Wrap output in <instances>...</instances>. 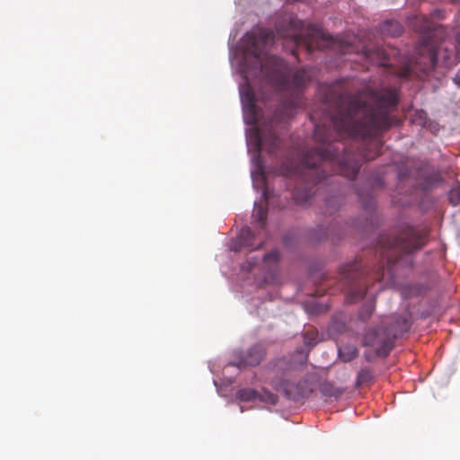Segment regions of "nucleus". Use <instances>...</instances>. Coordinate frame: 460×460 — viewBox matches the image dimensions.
I'll return each instance as SVG.
<instances>
[{"label": "nucleus", "mask_w": 460, "mask_h": 460, "mask_svg": "<svg viewBox=\"0 0 460 460\" xmlns=\"http://www.w3.org/2000/svg\"><path fill=\"white\" fill-rule=\"evenodd\" d=\"M323 102L332 111H328L326 115L328 125H315L314 136L319 146L305 153L300 166L292 172L296 174L299 171L303 179H310L293 192V199L299 205L307 204L315 192L314 184L327 179L325 172L317 166L330 164L348 179L356 178L359 165L349 156L341 139L374 138L399 122L393 114L399 102L394 88L367 87L353 94L347 90L327 87Z\"/></svg>", "instance_id": "obj_1"}, {"label": "nucleus", "mask_w": 460, "mask_h": 460, "mask_svg": "<svg viewBox=\"0 0 460 460\" xmlns=\"http://www.w3.org/2000/svg\"><path fill=\"white\" fill-rule=\"evenodd\" d=\"M277 38L288 39L296 47L305 48L308 53L314 49L333 48L336 40L322 28L314 24L305 25L296 16H289L287 21L277 24L276 32L260 28L244 35L243 47L246 55L254 58V70L262 74L276 90L289 94L285 114L279 116L280 119H285L300 105L302 89L310 81V76L305 68L293 72L282 58L269 55Z\"/></svg>", "instance_id": "obj_2"}, {"label": "nucleus", "mask_w": 460, "mask_h": 460, "mask_svg": "<svg viewBox=\"0 0 460 460\" xmlns=\"http://www.w3.org/2000/svg\"><path fill=\"white\" fill-rule=\"evenodd\" d=\"M425 240V232L411 226H402L396 233L380 235L378 249L382 261H385V266H378L370 273L363 268L361 261L356 260L341 270L342 289L347 293L349 302L354 303L365 296L370 279L382 281L385 275L388 279H393V267L399 262L402 256L421 249Z\"/></svg>", "instance_id": "obj_3"}, {"label": "nucleus", "mask_w": 460, "mask_h": 460, "mask_svg": "<svg viewBox=\"0 0 460 460\" xmlns=\"http://www.w3.org/2000/svg\"><path fill=\"white\" fill-rule=\"evenodd\" d=\"M250 145H252L257 153V173L263 174V164L261 161V151L264 148L269 153H274L282 146V140L277 136L276 132L270 128L263 130L259 128H253L247 138Z\"/></svg>", "instance_id": "obj_4"}, {"label": "nucleus", "mask_w": 460, "mask_h": 460, "mask_svg": "<svg viewBox=\"0 0 460 460\" xmlns=\"http://www.w3.org/2000/svg\"><path fill=\"white\" fill-rule=\"evenodd\" d=\"M363 344L375 348L378 357H387L394 346L392 333L386 328L377 327L368 329L363 337Z\"/></svg>", "instance_id": "obj_5"}, {"label": "nucleus", "mask_w": 460, "mask_h": 460, "mask_svg": "<svg viewBox=\"0 0 460 460\" xmlns=\"http://www.w3.org/2000/svg\"><path fill=\"white\" fill-rule=\"evenodd\" d=\"M446 42H443L440 46L435 47L428 42L422 43L418 49L420 55H424L427 52V59L430 67H435L440 58L447 66H451L455 59L456 52V45L452 44L451 48L445 47Z\"/></svg>", "instance_id": "obj_6"}, {"label": "nucleus", "mask_w": 460, "mask_h": 460, "mask_svg": "<svg viewBox=\"0 0 460 460\" xmlns=\"http://www.w3.org/2000/svg\"><path fill=\"white\" fill-rule=\"evenodd\" d=\"M240 96L245 123L255 125L259 120V111L256 106L254 91L248 83L241 87Z\"/></svg>", "instance_id": "obj_7"}, {"label": "nucleus", "mask_w": 460, "mask_h": 460, "mask_svg": "<svg viewBox=\"0 0 460 460\" xmlns=\"http://www.w3.org/2000/svg\"><path fill=\"white\" fill-rule=\"evenodd\" d=\"M266 354L265 348L261 344H254L242 351L237 355L236 361L233 365L238 368H244L247 367H255L259 365L264 358Z\"/></svg>", "instance_id": "obj_8"}, {"label": "nucleus", "mask_w": 460, "mask_h": 460, "mask_svg": "<svg viewBox=\"0 0 460 460\" xmlns=\"http://www.w3.org/2000/svg\"><path fill=\"white\" fill-rule=\"evenodd\" d=\"M363 54L367 60L371 63L376 64L381 66H390L389 56L386 51L380 47L366 48Z\"/></svg>", "instance_id": "obj_9"}, {"label": "nucleus", "mask_w": 460, "mask_h": 460, "mask_svg": "<svg viewBox=\"0 0 460 460\" xmlns=\"http://www.w3.org/2000/svg\"><path fill=\"white\" fill-rule=\"evenodd\" d=\"M411 326V318L409 314H404L395 317L391 326L386 328L389 332L392 333L393 339L395 340L397 337L407 332Z\"/></svg>", "instance_id": "obj_10"}, {"label": "nucleus", "mask_w": 460, "mask_h": 460, "mask_svg": "<svg viewBox=\"0 0 460 460\" xmlns=\"http://www.w3.org/2000/svg\"><path fill=\"white\" fill-rule=\"evenodd\" d=\"M253 234L249 227L242 228L240 234L237 236L236 243L234 248L235 252L240 251L243 247L250 248L251 250L259 249L262 243L254 247L252 243Z\"/></svg>", "instance_id": "obj_11"}, {"label": "nucleus", "mask_w": 460, "mask_h": 460, "mask_svg": "<svg viewBox=\"0 0 460 460\" xmlns=\"http://www.w3.org/2000/svg\"><path fill=\"white\" fill-rule=\"evenodd\" d=\"M380 30L384 35L399 37L403 31V27L399 22L390 20L385 21Z\"/></svg>", "instance_id": "obj_12"}, {"label": "nucleus", "mask_w": 460, "mask_h": 460, "mask_svg": "<svg viewBox=\"0 0 460 460\" xmlns=\"http://www.w3.org/2000/svg\"><path fill=\"white\" fill-rule=\"evenodd\" d=\"M320 392L325 397L337 400L342 395L344 390L335 386L332 383L324 382L320 386Z\"/></svg>", "instance_id": "obj_13"}, {"label": "nucleus", "mask_w": 460, "mask_h": 460, "mask_svg": "<svg viewBox=\"0 0 460 460\" xmlns=\"http://www.w3.org/2000/svg\"><path fill=\"white\" fill-rule=\"evenodd\" d=\"M358 354V351L353 345H344L339 348V357L344 362L351 361Z\"/></svg>", "instance_id": "obj_14"}, {"label": "nucleus", "mask_w": 460, "mask_h": 460, "mask_svg": "<svg viewBox=\"0 0 460 460\" xmlns=\"http://www.w3.org/2000/svg\"><path fill=\"white\" fill-rule=\"evenodd\" d=\"M342 205V199L340 196L333 195L325 200V213L332 215Z\"/></svg>", "instance_id": "obj_15"}, {"label": "nucleus", "mask_w": 460, "mask_h": 460, "mask_svg": "<svg viewBox=\"0 0 460 460\" xmlns=\"http://www.w3.org/2000/svg\"><path fill=\"white\" fill-rule=\"evenodd\" d=\"M259 392L251 388L241 389L236 394L237 399L243 402L256 401Z\"/></svg>", "instance_id": "obj_16"}, {"label": "nucleus", "mask_w": 460, "mask_h": 460, "mask_svg": "<svg viewBox=\"0 0 460 460\" xmlns=\"http://www.w3.org/2000/svg\"><path fill=\"white\" fill-rule=\"evenodd\" d=\"M253 217L259 224V226L261 228H264L266 226L267 209L265 208H263L262 206L255 203Z\"/></svg>", "instance_id": "obj_17"}, {"label": "nucleus", "mask_w": 460, "mask_h": 460, "mask_svg": "<svg viewBox=\"0 0 460 460\" xmlns=\"http://www.w3.org/2000/svg\"><path fill=\"white\" fill-rule=\"evenodd\" d=\"M373 379V373L370 368L365 367L362 368L357 376V385L361 386L364 385L369 382H371Z\"/></svg>", "instance_id": "obj_18"}, {"label": "nucleus", "mask_w": 460, "mask_h": 460, "mask_svg": "<svg viewBox=\"0 0 460 460\" xmlns=\"http://www.w3.org/2000/svg\"><path fill=\"white\" fill-rule=\"evenodd\" d=\"M257 400L268 404L275 405L278 402V396L267 390H262L261 392H259Z\"/></svg>", "instance_id": "obj_19"}, {"label": "nucleus", "mask_w": 460, "mask_h": 460, "mask_svg": "<svg viewBox=\"0 0 460 460\" xmlns=\"http://www.w3.org/2000/svg\"><path fill=\"white\" fill-rule=\"evenodd\" d=\"M319 341L318 332L314 329H309L304 333V342L307 346H314Z\"/></svg>", "instance_id": "obj_20"}, {"label": "nucleus", "mask_w": 460, "mask_h": 460, "mask_svg": "<svg viewBox=\"0 0 460 460\" xmlns=\"http://www.w3.org/2000/svg\"><path fill=\"white\" fill-rule=\"evenodd\" d=\"M449 203L453 206L460 204V187L453 188L448 194Z\"/></svg>", "instance_id": "obj_21"}, {"label": "nucleus", "mask_w": 460, "mask_h": 460, "mask_svg": "<svg viewBox=\"0 0 460 460\" xmlns=\"http://www.w3.org/2000/svg\"><path fill=\"white\" fill-rule=\"evenodd\" d=\"M393 71H397V76L407 79L411 75L412 68L411 63H406L400 69H393Z\"/></svg>", "instance_id": "obj_22"}, {"label": "nucleus", "mask_w": 460, "mask_h": 460, "mask_svg": "<svg viewBox=\"0 0 460 460\" xmlns=\"http://www.w3.org/2000/svg\"><path fill=\"white\" fill-rule=\"evenodd\" d=\"M374 146H375V148H376L375 153H373V154H370V153H364V154L362 155V156H363V158H364L365 160H367V161L373 160V159H375L376 156H378V155H380V153H381V152H380V149H381V147H382L381 143H379V142H377V141H375V142H374Z\"/></svg>", "instance_id": "obj_23"}, {"label": "nucleus", "mask_w": 460, "mask_h": 460, "mask_svg": "<svg viewBox=\"0 0 460 460\" xmlns=\"http://www.w3.org/2000/svg\"><path fill=\"white\" fill-rule=\"evenodd\" d=\"M279 258V252L278 251H273L264 255L265 261H277Z\"/></svg>", "instance_id": "obj_24"}, {"label": "nucleus", "mask_w": 460, "mask_h": 460, "mask_svg": "<svg viewBox=\"0 0 460 460\" xmlns=\"http://www.w3.org/2000/svg\"><path fill=\"white\" fill-rule=\"evenodd\" d=\"M299 386H300V384L297 385V389H298L297 395L298 396H306L308 394L309 391H307L305 388H299Z\"/></svg>", "instance_id": "obj_25"}, {"label": "nucleus", "mask_w": 460, "mask_h": 460, "mask_svg": "<svg viewBox=\"0 0 460 460\" xmlns=\"http://www.w3.org/2000/svg\"><path fill=\"white\" fill-rule=\"evenodd\" d=\"M374 205L375 204H374V201L372 199L367 204H365L366 208H367V209H372Z\"/></svg>", "instance_id": "obj_26"}, {"label": "nucleus", "mask_w": 460, "mask_h": 460, "mask_svg": "<svg viewBox=\"0 0 460 460\" xmlns=\"http://www.w3.org/2000/svg\"><path fill=\"white\" fill-rule=\"evenodd\" d=\"M454 82H455V84H456L458 87H460V76L456 77V78L454 79Z\"/></svg>", "instance_id": "obj_27"}, {"label": "nucleus", "mask_w": 460, "mask_h": 460, "mask_svg": "<svg viewBox=\"0 0 460 460\" xmlns=\"http://www.w3.org/2000/svg\"><path fill=\"white\" fill-rule=\"evenodd\" d=\"M451 3L453 4H460V0H450Z\"/></svg>", "instance_id": "obj_28"}, {"label": "nucleus", "mask_w": 460, "mask_h": 460, "mask_svg": "<svg viewBox=\"0 0 460 460\" xmlns=\"http://www.w3.org/2000/svg\"><path fill=\"white\" fill-rule=\"evenodd\" d=\"M372 310H373L372 306H369V311H368V314H367V316L371 314Z\"/></svg>", "instance_id": "obj_29"}, {"label": "nucleus", "mask_w": 460, "mask_h": 460, "mask_svg": "<svg viewBox=\"0 0 460 460\" xmlns=\"http://www.w3.org/2000/svg\"><path fill=\"white\" fill-rule=\"evenodd\" d=\"M292 54H293L294 56H296V51L295 49H293V50H292Z\"/></svg>", "instance_id": "obj_30"}, {"label": "nucleus", "mask_w": 460, "mask_h": 460, "mask_svg": "<svg viewBox=\"0 0 460 460\" xmlns=\"http://www.w3.org/2000/svg\"><path fill=\"white\" fill-rule=\"evenodd\" d=\"M263 196L267 199V191L266 190L263 191Z\"/></svg>", "instance_id": "obj_31"}]
</instances>
